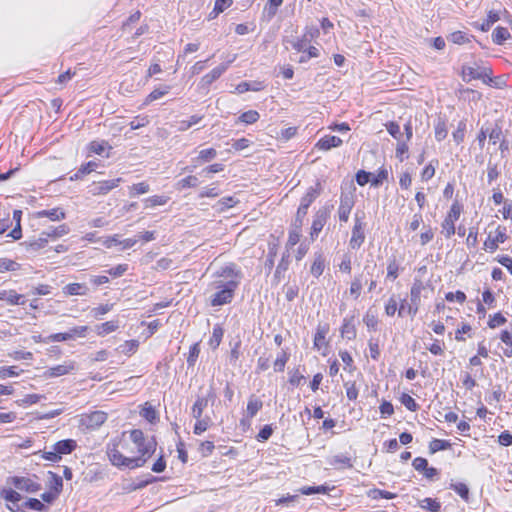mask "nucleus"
<instances>
[{
	"instance_id": "f257e3e1",
	"label": "nucleus",
	"mask_w": 512,
	"mask_h": 512,
	"mask_svg": "<svg viewBox=\"0 0 512 512\" xmlns=\"http://www.w3.org/2000/svg\"><path fill=\"white\" fill-rule=\"evenodd\" d=\"M114 439L107 446V455L114 466L134 469L142 467L148 458L155 452L157 443L153 437H145L139 429L129 432V440L125 438Z\"/></svg>"
},
{
	"instance_id": "f03ea898",
	"label": "nucleus",
	"mask_w": 512,
	"mask_h": 512,
	"mask_svg": "<svg viewBox=\"0 0 512 512\" xmlns=\"http://www.w3.org/2000/svg\"><path fill=\"white\" fill-rule=\"evenodd\" d=\"M213 278L214 280L208 285V289L212 292L208 299L210 306L217 307L231 303L240 284V270L234 263H228L216 269Z\"/></svg>"
},
{
	"instance_id": "7ed1b4c3",
	"label": "nucleus",
	"mask_w": 512,
	"mask_h": 512,
	"mask_svg": "<svg viewBox=\"0 0 512 512\" xmlns=\"http://www.w3.org/2000/svg\"><path fill=\"white\" fill-rule=\"evenodd\" d=\"M87 326H77L69 329L67 332L51 334L45 338V343L50 342H64L75 340L78 337H84L87 331Z\"/></svg>"
},
{
	"instance_id": "20e7f679",
	"label": "nucleus",
	"mask_w": 512,
	"mask_h": 512,
	"mask_svg": "<svg viewBox=\"0 0 512 512\" xmlns=\"http://www.w3.org/2000/svg\"><path fill=\"white\" fill-rule=\"evenodd\" d=\"M364 213H362V216L359 215L357 212L355 214V223L352 229V236L349 241V245L352 249H358L365 240V234H364V227L365 223L363 222Z\"/></svg>"
},
{
	"instance_id": "39448f33",
	"label": "nucleus",
	"mask_w": 512,
	"mask_h": 512,
	"mask_svg": "<svg viewBox=\"0 0 512 512\" xmlns=\"http://www.w3.org/2000/svg\"><path fill=\"white\" fill-rule=\"evenodd\" d=\"M8 483L27 493H36L41 489V485L30 477L13 476L8 478Z\"/></svg>"
},
{
	"instance_id": "423d86ee",
	"label": "nucleus",
	"mask_w": 512,
	"mask_h": 512,
	"mask_svg": "<svg viewBox=\"0 0 512 512\" xmlns=\"http://www.w3.org/2000/svg\"><path fill=\"white\" fill-rule=\"evenodd\" d=\"M491 74H492V70L487 67L479 68V67H471V66H467V65H464L462 67V79L465 82H469L472 79H481L486 83L487 82L486 78L488 79V81H491V78H490Z\"/></svg>"
},
{
	"instance_id": "0eeeda50",
	"label": "nucleus",
	"mask_w": 512,
	"mask_h": 512,
	"mask_svg": "<svg viewBox=\"0 0 512 512\" xmlns=\"http://www.w3.org/2000/svg\"><path fill=\"white\" fill-rule=\"evenodd\" d=\"M424 289L423 283L420 280H416L410 290V304L407 308V313L414 317L421 305V292Z\"/></svg>"
},
{
	"instance_id": "6e6552de",
	"label": "nucleus",
	"mask_w": 512,
	"mask_h": 512,
	"mask_svg": "<svg viewBox=\"0 0 512 512\" xmlns=\"http://www.w3.org/2000/svg\"><path fill=\"white\" fill-rule=\"evenodd\" d=\"M330 212L331 208L328 206L322 207L316 212L311 227L312 238L318 236V234L322 231L329 218Z\"/></svg>"
},
{
	"instance_id": "1a4fd4ad",
	"label": "nucleus",
	"mask_w": 512,
	"mask_h": 512,
	"mask_svg": "<svg viewBox=\"0 0 512 512\" xmlns=\"http://www.w3.org/2000/svg\"><path fill=\"white\" fill-rule=\"evenodd\" d=\"M354 206V195L351 192L342 193L340 197V205L338 208L339 220L347 222L349 219L350 212Z\"/></svg>"
},
{
	"instance_id": "9d476101",
	"label": "nucleus",
	"mask_w": 512,
	"mask_h": 512,
	"mask_svg": "<svg viewBox=\"0 0 512 512\" xmlns=\"http://www.w3.org/2000/svg\"><path fill=\"white\" fill-rule=\"evenodd\" d=\"M236 59V55L232 57L227 63L221 64L204 75L200 80L202 88H208L214 81H216L228 68L229 64Z\"/></svg>"
},
{
	"instance_id": "9b49d317",
	"label": "nucleus",
	"mask_w": 512,
	"mask_h": 512,
	"mask_svg": "<svg viewBox=\"0 0 512 512\" xmlns=\"http://www.w3.org/2000/svg\"><path fill=\"white\" fill-rule=\"evenodd\" d=\"M506 240V228L499 226L496 229V235L494 237L489 235L486 241L484 242V249L490 252H494L498 248V245L500 243H504Z\"/></svg>"
},
{
	"instance_id": "f8f14e48",
	"label": "nucleus",
	"mask_w": 512,
	"mask_h": 512,
	"mask_svg": "<svg viewBox=\"0 0 512 512\" xmlns=\"http://www.w3.org/2000/svg\"><path fill=\"white\" fill-rule=\"evenodd\" d=\"M215 394L212 389H210L206 396L198 397V399L195 401L193 407H192V416L199 420V418H202V414L204 409L208 405V401L210 399H214Z\"/></svg>"
},
{
	"instance_id": "ddd939ff",
	"label": "nucleus",
	"mask_w": 512,
	"mask_h": 512,
	"mask_svg": "<svg viewBox=\"0 0 512 512\" xmlns=\"http://www.w3.org/2000/svg\"><path fill=\"white\" fill-rule=\"evenodd\" d=\"M342 143L343 141L341 138L334 135H326L316 143V147L319 150L328 151L332 148L341 146Z\"/></svg>"
},
{
	"instance_id": "4468645a",
	"label": "nucleus",
	"mask_w": 512,
	"mask_h": 512,
	"mask_svg": "<svg viewBox=\"0 0 512 512\" xmlns=\"http://www.w3.org/2000/svg\"><path fill=\"white\" fill-rule=\"evenodd\" d=\"M0 300L5 301L10 305H24V296L18 294L15 290H1Z\"/></svg>"
},
{
	"instance_id": "2eb2a0df",
	"label": "nucleus",
	"mask_w": 512,
	"mask_h": 512,
	"mask_svg": "<svg viewBox=\"0 0 512 512\" xmlns=\"http://www.w3.org/2000/svg\"><path fill=\"white\" fill-rule=\"evenodd\" d=\"M321 186L320 183H316L314 187H310L306 194L302 197L300 206L309 208L315 199L320 195Z\"/></svg>"
},
{
	"instance_id": "dca6fc26",
	"label": "nucleus",
	"mask_w": 512,
	"mask_h": 512,
	"mask_svg": "<svg viewBox=\"0 0 512 512\" xmlns=\"http://www.w3.org/2000/svg\"><path fill=\"white\" fill-rule=\"evenodd\" d=\"M74 367L73 362L66 361L63 364L49 368L47 374L50 377H59L68 374L70 371L74 370Z\"/></svg>"
},
{
	"instance_id": "f3484780",
	"label": "nucleus",
	"mask_w": 512,
	"mask_h": 512,
	"mask_svg": "<svg viewBox=\"0 0 512 512\" xmlns=\"http://www.w3.org/2000/svg\"><path fill=\"white\" fill-rule=\"evenodd\" d=\"M341 336L352 340L356 337V327L354 325V317L345 318L340 329Z\"/></svg>"
},
{
	"instance_id": "a211bd4d",
	"label": "nucleus",
	"mask_w": 512,
	"mask_h": 512,
	"mask_svg": "<svg viewBox=\"0 0 512 512\" xmlns=\"http://www.w3.org/2000/svg\"><path fill=\"white\" fill-rule=\"evenodd\" d=\"M55 451L61 455L70 454L76 448V442L72 439L58 441L53 445Z\"/></svg>"
},
{
	"instance_id": "6ab92c4d",
	"label": "nucleus",
	"mask_w": 512,
	"mask_h": 512,
	"mask_svg": "<svg viewBox=\"0 0 512 512\" xmlns=\"http://www.w3.org/2000/svg\"><path fill=\"white\" fill-rule=\"evenodd\" d=\"M37 218L47 217L52 221H58L65 218V212L61 208H52L48 210H41L36 213Z\"/></svg>"
},
{
	"instance_id": "aec40b11",
	"label": "nucleus",
	"mask_w": 512,
	"mask_h": 512,
	"mask_svg": "<svg viewBox=\"0 0 512 512\" xmlns=\"http://www.w3.org/2000/svg\"><path fill=\"white\" fill-rule=\"evenodd\" d=\"M329 332V326L318 325L315 336H314V347L318 350L321 349L323 345H326L325 338L327 333Z\"/></svg>"
},
{
	"instance_id": "412c9836",
	"label": "nucleus",
	"mask_w": 512,
	"mask_h": 512,
	"mask_svg": "<svg viewBox=\"0 0 512 512\" xmlns=\"http://www.w3.org/2000/svg\"><path fill=\"white\" fill-rule=\"evenodd\" d=\"M120 326V322L118 319H112L110 321L104 322L98 325V336H106L114 331H116Z\"/></svg>"
},
{
	"instance_id": "4be33fe9",
	"label": "nucleus",
	"mask_w": 512,
	"mask_h": 512,
	"mask_svg": "<svg viewBox=\"0 0 512 512\" xmlns=\"http://www.w3.org/2000/svg\"><path fill=\"white\" fill-rule=\"evenodd\" d=\"M262 406L263 402L260 399L256 398L255 396H251L247 404V417L253 418L258 413V411L262 409Z\"/></svg>"
},
{
	"instance_id": "5701e85b",
	"label": "nucleus",
	"mask_w": 512,
	"mask_h": 512,
	"mask_svg": "<svg viewBox=\"0 0 512 512\" xmlns=\"http://www.w3.org/2000/svg\"><path fill=\"white\" fill-rule=\"evenodd\" d=\"M96 168V163L94 161H88L86 164L82 165L76 173H74L71 177H70V180H79V179H82L84 176H86L87 174H90L91 172H93Z\"/></svg>"
},
{
	"instance_id": "b1692460",
	"label": "nucleus",
	"mask_w": 512,
	"mask_h": 512,
	"mask_svg": "<svg viewBox=\"0 0 512 512\" xmlns=\"http://www.w3.org/2000/svg\"><path fill=\"white\" fill-rule=\"evenodd\" d=\"M171 87L169 85H164L159 88H155L145 99L144 104H150L155 100L160 99L169 93Z\"/></svg>"
},
{
	"instance_id": "393cba45",
	"label": "nucleus",
	"mask_w": 512,
	"mask_h": 512,
	"mask_svg": "<svg viewBox=\"0 0 512 512\" xmlns=\"http://www.w3.org/2000/svg\"><path fill=\"white\" fill-rule=\"evenodd\" d=\"M69 232V227L66 224L59 225L58 227H51L46 231L42 232V235H45L48 238H59Z\"/></svg>"
},
{
	"instance_id": "a878e982",
	"label": "nucleus",
	"mask_w": 512,
	"mask_h": 512,
	"mask_svg": "<svg viewBox=\"0 0 512 512\" xmlns=\"http://www.w3.org/2000/svg\"><path fill=\"white\" fill-rule=\"evenodd\" d=\"M121 181V178H116L108 181L98 179V194L108 193L110 190L117 187Z\"/></svg>"
},
{
	"instance_id": "bb28decb",
	"label": "nucleus",
	"mask_w": 512,
	"mask_h": 512,
	"mask_svg": "<svg viewBox=\"0 0 512 512\" xmlns=\"http://www.w3.org/2000/svg\"><path fill=\"white\" fill-rule=\"evenodd\" d=\"M325 267V261L322 255H317L311 265L310 273L318 278L322 275Z\"/></svg>"
},
{
	"instance_id": "cd10ccee",
	"label": "nucleus",
	"mask_w": 512,
	"mask_h": 512,
	"mask_svg": "<svg viewBox=\"0 0 512 512\" xmlns=\"http://www.w3.org/2000/svg\"><path fill=\"white\" fill-rule=\"evenodd\" d=\"M49 475V482L48 486L50 490L56 492V494H59L63 488V481L62 478L53 472H48Z\"/></svg>"
},
{
	"instance_id": "c85d7f7f",
	"label": "nucleus",
	"mask_w": 512,
	"mask_h": 512,
	"mask_svg": "<svg viewBox=\"0 0 512 512\" xmlns=\"http://www.w3.org/2000/svg\"><path fill=\"white\" fill-rule=\"evenodd\" d=\"M232 3V0H216L214 8L209 14L210 19L217 17L220 13L229 8Z\"/></svg>"
},
{
	"instance_id": "c756f323",
	"label": "nucleus",
	"mask_w": 512,
	"mask_h": 512,
	"mask_svg": "<svg viewBox=\"0 0 512 512\" xmlns=\"http://www.w3.org/2000/svg\"><path fill=\"white\" fill-rule=\"evenodd\" d=\"M510 37V33L507 28L497 27L492 33L493 42L500 45Z\"/></svg>"
},
{
	"instance_id": "7c9ffc66",
	"label": "nucleus",
	"mask_w": 512,
	"mask_h": 512,
	"mask_svg": "<svg viewBox=\"0 0 512 512\" xmlns=\"http://www.w3.org/2000/svg\"><path fill=\"white\" fill-rule=\"evenodd\" d=\"M362 276H363L362 274L355 276L351 282L349 293L354 299H358L361 294V290H362V286H363Z\"/></svg>"
},
{
	"instance_id": "2f4dec72",
	"label": "nucleus",
	"mask_w": 512,
	"mask_h": 512,
	"mask_svg": "<svg viewBox=\"0 0 512 512\" xmlns=\"http://www.w3.org/2000/svg\"><path fill=\"white\" fill-rule=\"evenodd\" d=\"M260 118L259 113L256 110H249L244 113H242L238 120L245 124H253L257 122Z\"/></svg>"
},
{
	"instance_id": "473e14b6",
	"label": "nucleus",
	"mask_w": 512,
	"mask_h": 512,
	"mask_svg": "<svg viewBox=\"0 0 512 512\" xmlns=\"http://www.w3.org/2000/svg\"><path fill=\"white\" fill-rule=\"evenodd\" d=\"M262 89V85L259 82H255L253 84L249 82H241L236 86V91L240 94L245 93L247 91H260Z\"/></svg>"
},
{
	"instance_id": "72a5a7b5",
	"label": "nucleus",
	"mask_w": 512,
	"mask_h": 512,
	"mask_svg": "<svg viewBox=\"0 0 512 512\" xmlns=\"http://www.w3.org/2000/svg\"><path fill=\"white\" fill-rule=\"evenodd\" d=\"M0 495L3 499H5L8 502H11L12 504H16L21 500V495L12 489H3L0 492Z\"/></svg>"
},
{
	"instance_id": "f704fd0d",
	"label": "nucleus",
	"mask_w": 512,
	"mask_h": 512,
	"mask_svg": "<svg viewBox=\"0 0 512 512\" xmlns=\"http://www.w3.org/2000/svg\"><path fill=\"white\" fill-rule=\"evenodd\" d=\"M363 322L367 326L369 330H377L378 326V317L376 314L372 313L370 310L366 312V314L363 317Z\"/></svg>"
},
{
	"instance_id": "c9c22d12",
	"label": "nucleus",
	"mask_w": 512,
	"mask_h": 512,
	"mask_svg": "<svg viewBox=\"0 0 512 512\" xmlns=\"http://www.w3.org/2000/svg\"><path fill=\"white\" fill-rule=\"evenodd\" d=\"M449 41H451L454 44H464L470 41V38L468 34L462 32V31H455L451 33L448 37Z\"/></svg>"
},
{
	"instance_id": "e433bc0d",
	"label": "nucleus",
	"mask_w": 512,
	"mask_h": 512,
	"mask_svg": "<svg viewBox=\"0 0 512 512\" xmlns=\"http://www.w3.org/2000/svg\"><path fill=\"white\" fill-rule=\"evenodd\" d=\"M441 233L448 239L455 233V222L445 217L441 224Z\"/></svg>"
},
{
	"instance_id": "4c0bfd02",
	"label": "nucleus",
	"mask_w": 512,
	"mask_h": 512,
	"mask_svg": "<svg viewBox=\"0 0 512 512\" xmlns=\"http://www.w3.org/2000/svg\"><path fill=\"white\" fill-rule=\"evenodd\" d=\"M421 508L427 511L436 512L440 510V503L432 498H425L420 502Z\"/></svg>"
},
{
	"instance_id": "58836bf2",
	"label": "nucleus",
	"mask_w": 512,
	"mask_h": 512,
	"mask_svg": "<svg viewBox=\"0 0 512 512\" xmlns=\"http://www.w3.org/2000/svg\"><path fill=\"white\" fill-rule=\"evenodd\" d=\"M500 19L499 13L496 11H489L487 19L481 24L482 31H488L490 27Z\"/></svg>"
},
{
	"instance_id": "ea45409f",
	"label": "nucleus",
	"mask_w": 512,
	"mask_h": 512,
	"mask_svg": "<svg viewBox=\"0 0 512 512\" xmlns=\"http://www.w3.org/2000/svg\"><path fill=\"white\" fill-rule=\"evenodd\" d=\"M400 401L409 411L415 412L419 408V405L416 403L414 398L406 393L402 394Z\"/></svg>"
},
{
	"instance_id": "a19ab883",
	"label": "nucleus",
	"mask_w": 512,
	"mask_h": 512,
	"mask_svg": "<svg viewBox=\"0 0 512 512\" xmlns=\"http://www.w3.org/2000/svg\"><path fill=\"white\" fill-rule=\"evenodd\" d=\"M149 190L150 187L146 182L136 183L130 187V196L133 197L136 195L145 194L149 192Z\"/></svg>"
},
{
	"instance_id": "79ce46f5",
	"label": "nucleus",
	"mask_w": 512,
	"mask_h": 512,
	"mask_svg": "<svg viewBox=\"0 0 512 512\" xmlns=\"http://www.w3.org/2000/svg\"><path fill=\"white\" fill-rule=\"evenodd\" d=\"M19 268V264L8 258H0V272L15 271Z\"/></svg>"
},
{
	"instance_id": "37998d69",
	"label": "nucleus",
	"mask_w": 512,
	"mask_h": 512,
	"mask_svg": "<svg viewBox=\"0 0 512 512\" xmlns=\"http://www.w3.org/2000/svg\"><path fill=\"white\" fill-rule=\"evenodd\" d=\"M451 488L465 501L469 499V488L464 483L452 484Z\"/></svg>"
},
{
	"instance_id": "c03bdc74",
	"label": "nucleus",
	"mask_w": 512,
	"mask_h": 512,
	"mask_svg": "<svg viewBox=\"0 0 512 512\" xmlns=\"http://www.w3.org/2000/svg\"><path fill=\"white\" fill-rule=\"evenodd\" d=\"M447 128L444 121L439 120L437 124L435 125V138L437 141H442L447 136Z\"/></svg>"
},
{
	"instance_id": "a18cd8bd",
	"label": "nucleus",
	"mask_w": 512,
	"mask_h": 512,
	"mask_svg": "<svg viewBox=\"0 0 512 512\" xmlns=\"http://www.w3.org/2000/svg\"><path fill=\"white\" fill-rule=\"evenodd\" d=\"M388 178V171L385 168H381L378 173L371 178V185L378 187Z\"/></svg>"
},
{
	"instance_id": "49530a36",
	"label": "nucleus",
	"mask_w": 512,
	"mask_h": 512,
	"mask_svg": "<svg viewBox=\"0 0 512 512\" xmlns=\"http://www.w3.org/2000/svg\"><path fill=\"white\" fill-rule=\"evenodd\" d=\"M23 506L28 509L36 510V511H43L46 509V506L44 503H42L40 500L36 498H29Z\"/></svg>"
},
{
	"instance_id": "de8ad7c7",
	"label": "nucleus",
	"mask_w": 512,
	"mask_h": 512,
	"mask_svg": "<svg viewBox=\"0 0 512 512\" xmlns=\"http://www.w3.org/2000/svg\"><path fill=\"white\" fill-rule=\"evenodd\" d=\"M283 0H268L269 7L266 8L268 20H271L277 13V8L282 4Z\"/></svg>"
},
{
	"instance_id": "09e8293b",
	"label": "nucleus",
	"mask_w": 512,
	"mask_h": 512,
	"mask_svg": "<svg viewBox=\"0 0 512 512\" xmlns=\"http://www.w3.org/2000/svg\"><path fill=\"white\" fill-rule=\"evenodd\" d=\"M198 184H199L198 178L196 176L190 175L186 178L181 179L177 185L179 188L184 189V188H188V187H196V186H198Z\"/></svg>"
},
{
	"instance_id": "8fccbe9b",
	"label": "nucleus",
	"mask_w": 512,
	"mask_h": 512,
	"mask_svg": "<svg viewBox=\"0 0 512 512\" xmlns=\"http://www.w3.org/2000/svg\"><path fill=\"white\" fill-rule=\"evenodd\" d=\"M289 359V355L283 351L281 355H279L276 360L274 361V369L275 371H283L285 368V365Z\"/></svg>"
},
{
	"instance_id": "3c124183",
	"label": "nucleus",
	"mask_w": 512,
	"mask_h": 512,
	"mask_svg": "<svg viewBox=\"0 0 512 512\" xmlns=\"http://www.w3.org/2000/svg\"><path fill=\"white\" fill-rule=\"evenodd\" d=\"M141 416L148 422L153 423L157 418V412L152 406H145L141 411Z\"/></svg>"
},
{
	"instance_id": "603ef678",
	"label": "nucleus",
	"mask_w": 512,
	"mask_h": 512,
	"mask_svg": "<svg viewBox=\"0 0 512 512\" xmlns=\"http://www.w3.org/2000/svg\"><path fill=\"white\" fill-rule=\"evenodd\" d=\"M385 127H386L388 133L394 139H397V140L400 139V137H401L400 126L396 122L390 121L385 124Z\"/></svg>"
},
{
	"instance_id": "864d4df0",
	"label": "nucleus",
	"mask_w": 512,
	"mask_h": 512,
	"mask_svg": "<svg viewBox=\"0 0 512 512\" xmlns=\"http://www.w3.org/2000/svg\"><path fill=\"white\" fill-rule=\"evenodd\" d=\"M461 212H462L461 206L459 205L458 202H455L452 204L450 211L448 212L446 218L449 220L451 219L452 221L456 222L459 219Z\"/></svg>"
},
{
	"instance_id": "5fc2aeb1",
	"label": "nucleus",
	"mask_w": 512,
	"mask_h": 512,
	"mask_svg": "<svg viewBox=\"0 0 512 512\" xmlns=\"http://www.w3.org/2000/svg\"><path fill=\"white\" fill-rule=\"evenodd\" d=\"M47 242L48 237L41 234L38 239L27 242V245L33 250H39L41 248H44Z\"/></svg>"
},
{
	"instance_id": "6e6d98bb",
	"label": "nucleus",
	"mask_w": 512,
	"mask_h": 512,
	"mask_svg": "<svg viewBox=\"0 0 512 512\" xmlns=\"http://www.w3.org/2000/svg\"><path fill=\"white\" fill-rule=\"evenodd\" d=\"M506 321V318L501 313H496L493 316H490L488 326L494 329L498 326L503 325Z\"/></svg>"
},
{
	"instance_id": "4d7b16f0",
	"label": "nucleus",
	"mask_w": 512,
	"mask_h": 512,
	"mask_svg": "<svg viewBox=\"0 0 512 512\" xmlns=\"http://www.w3.org/2000/svg\"><path fill=\"white\" fill-rule=\"evenodd\" d=\"M449 446V443L445 440L433 439L430 442L429 449L432 453H435L440 450H444Z\"/></svg>"
},
{
	"instance_id": "13d9d810",
	"label": "nucleus",
	"mask_w": 512,
	"mask_h": 512,
	"mask_svg": "<svg viewBox=\"0 0 512 512\" xmlns=\"http://www.w3.org/2000/svg\"><path fill=\"white\" fill-rule=\"evenodd\" d=\"M465 130L466 124L463 121L459 122L456 131L453 132V139L457 144L464 140Z\"/></svg>"
},
{
	"instance_id": "bf43d9fd",
	"label": "nucleus",
	"mask_w": 512,
	"mask_h": 512,
	"mask_svg": "<svg viewBox=\"0 0 512 512\" xmlns=\"http://www.w3.org/2000/svg\"><path fill=\"white\" fill-rule=\"evenodd\" d=\"M332 465H341L348 468H351L353 465L351 463V459L345 455H336L331 460Z\"/></svg>"
},
{
	"instance_id": "052dcab7",
	"label": "nucleus",
	"mask_w": 512,
	"mask_h": 512,
	"mask_svg": "<svg viewBox=\"0 0 512 512\" xmlns=\"http://www.w3.org/2000/svg\"><path fill=\"white\" fill-rule=\"evenodd\" d=\"M83 286L79 283L68 284L63 288L66 295H79L82 294Z\"/></svg>"
},
{
	"instance_id": "680f3d73",
	"label": "nucleus",
	"mask_w": 512,
	"mask_h": 512,
	"mask_svg": "<svg viewBox=\"0 0 512 512\" xmlns=\"http://www.w3.org/2000/svg\"><path fill=\"white\" fill-rule=\"evenodd\" d=\"M200 349L198 344H194L190 347L189 355L187 357V363L189 366H194L199 356Z\"/></svg>"
},
{
	"instance_id": "e2e57ef3",
	"label": "nucleus",
	"mask_w": 512,
	"mask_h": 512,
	"mask_svg": "<svg viewBox=\"0 0 512 512\" xmlns=\"http://www.w3.org/2000/svg\"><path fill=\"white\" fill-rule=\"evenodd\" d=\"M289 42L291 44V47L297 52H306L308 43V40L306 38L302 37L300 39H296Z\"/></svg>"
},
{
	"instance_id": "0e129e2a",
	"label": "nucleus",
	"mask_w": 512,
	"mask_h": 512,
	"mask_svg": "<svg viewBox=\"0 0 512 512\" xmlns=\"http://www.w3.org/2000/svg\"><path fill=\"white\" fill-rule=\"evenodd\" d=\"M167 202V199L163 196H152L145 199L146 207H155L164 205Z\"/></svg>"
},
{
	"instance_id": "69168bd1",
	"label": "nucleus",
	"mask_w": 512,
	"mask_h": 512,
	"mask_svg": "<svg viewBox=\"0 0 512 512\" xmlns=\"http://www.w3.org/2000/svg\"><path fill=\"white\" fill-rule=\"evenodd\" d=\"M273 433V429L271 425H265L256 436V439L259 442L267 441Z\"/></svg>"
},
{
	"instance_id": "338daca9",
	"label": "nucleus",
	"mask_w": 512,
	"mask_h": 512,
	"mask_svg": "<svg viewBox=\"0 0 512 512\" xmlns=\"http://www.w3.org/2000/svg\"><path fill=\"white\" fill-rule=\"evenodd\" d=\"M217 155V152L214 148H208V149H203L199 152V156L198 158L204 162H208V161H211L212 159H214Z\"/></svg>"
},
{
	"instance_id": "774afa93",
	"label": "nucleus",
	"mask_w": 512,
	"mask_h": 512,
	"mask_svg": "<svg viewBox=\"0 0 512 512\" xmlns=\"http://www.w3.org/2000/svg\"><path fill=\"white\" fill-rule=\"evenodd\" d=\"M371 176H372V173L366 172L364 170H360L356 174V181H357L358 185L364 186L368 182H371V180H372Z\"/></svg>"
}]
</instances>
